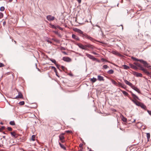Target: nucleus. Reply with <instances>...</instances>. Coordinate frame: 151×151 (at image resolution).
I'll return each mask as SVG.
<instances>
[{"instance_id": "24", "label": "nucleus", "mask_w": 151, "mask_h": 151, "mask_svg": "<svg viewBox=\"0 0 151 151\" xmlns=\"http://www.w3.org/2000/svg\"><path fill=\"white\" fill-rule=\"evenodd\" d=\"M147 142H148L149 141L150 137V134L149 133H147Z\"/></svg>"}, {"instance_id": "25", "label": "nucleus", "mask_w": 151, "mask_h": 151, "mask_svg": "<svg viewBox=\"0 0 151 151\" xmlns=\"http://www.w3.org/2000/svg\"><path fill=\"white\" fill-rule=\"evenodd\" d=\"M59 138L60 140H62L64 139L63 134H61L59 136Z\"/></svg>"}, {"instance_id": "16", "label": "nucleus", "mask_w": 151, "mask_h": 151, "mask_svg": "<svg viewBox=\"0 0 151 151\" xmlns=\"http://www.w3.org/2000/svg\"><path fill=\"white\" fill-rule=\"evenodd\" d=\"M59 145H60V147L62 148L63 149L65 150H66V147H65L64 146V145H63L61 143H60V142H59Z\"/></svg>"}, {"instance_id": "18", "label": "nucleus", "mask_w": 151, "mask_h": 151, "mask_svg": "<svg viewBox=\"0 0 151 151\" xmlns=\"http://www.w3.org/2000/svg\"><path fill=\"white\" fill-rule=\"evenodd\" d=\"M11 134L14 137H16L17 136V133L14 132H11Z\"/></svg>"}, {"instance_id": "35", "label": "nucleus", "mask_w": 151, "mask_h": 151, "mask_svg": "<svg viewBox=\"0 0 151 151\" xmlns=\"http://www.w3.org/2000/svg\"><path fill=\"white\" fill-rule=\"evenodd\" d=\"M5 9V8L4 6H1L0 8V10L1 11H3Z\"/></svg>"}, {"instance_id": "54", "label": "nucleus", "mask_w": 151, "mask_h": 151, "mask_svg": "<svg viewBox=\"0 0 151 151\" xmlns=\"http://www.w3.org/2000/svg\"><path fill=\"white\" fill-rule=\"evenodd\" d=\"M64 68V67L63 66H61V68L62 69H63Z\"/></svg>"}, {"instance_id": "58", "label": "nucleus", "mask_w": 151, "mask_h": 151, "mask_svg": "<svg viewBox=\"0 0 151 151\" xmlns=\"http://www.w3.org/2000/svg\"><path fill=\"white\" fill-rule=\"evenodd\" d=\"M55 32V33H56V34H58V32H56V31H55V32Z\"/></svg>"}, {"instance_id": "42", "label": "nucleus", "mask_w": 151, "mask_h": 151, "mask_svg": "<svg viewBox=\"0 0 151 151\" xmlns=\"http://www.w3.org/2000/svg\"><path fill=\"white\" fill-rule=\"evenodd\" d=\"M7 129L9 130V131H12V129L11 127H8L7 128Z\"/></svg>"}, {"instance_id": "20", "label": "nucleus", "mask_w": 151, "mask_h": 151, "mask_svg": "<svg viewBox=\"0 0 151 151\" xmlns=\"http://www.w3.org/2000/svg\"><path fill=\"white\" fill-rule=\"evenodd\" d=\"M130 66L134 70H137V66L133 65L131 64L130 65Z\"/></svg>"}, {"instance_id": "64", "label": "nucleus", "mask_w": 151, "mask_h": 151, "mask_svg": "<svg viewBox=\"0 0 151 151\" xmlns=\"http://www.w3.org/2000/svg\"><path fill=\"white\" fill-rule=\"evenodd\" d=\"M14 42L15 43H16V42L15 41H14Z\"/></svg>"}, {"instance_id": "41", "label": "nucleus", "mask_w": 151, "mask_h": 151, "mask_svg": "<svg viewBox=\"0 0 151 151\" xmlns=\"http://www.w3.org/2000/svg\"><path fill=\"white\" fill-rule=\"evenodd\" d=\"M112 83L114 85H116V82L115 81L113 80L112 81Z\"/></svg>"}, {"instance_id": "13", "label": "nucleus", "mask_w": 151, "mask_h": 151, "mask_svg": "<svg viewBox=\"0 0 151 151\" xmlns=\"http://www.w3.org/2000/svg\"><path fill=\"white\" fill-rule=\"evenodd\" d=\"M144 72L146 73L148 76L151 78V72H149L146 69Z\"/></svg>"}, {"instance_id": "49", "label": "nucleus", "mask_w": 151, "mask_h": 151, "mask_svg": "<svg viewBox=\"0 0 151 151\" xmlns=\"http://www.w3.org/2000/svg\"><path fill=\"white\" fill-rule=\"evenodd\" d=\"M92 53L93 54L96 55L97 54L96 52H92Z\"/></svg>"}, {"instance_id": "6", "label": "nucleus", "mask_w": 151, "mask_h": 151, "mask_svg": "<svg viewBox=\"0 0 151 151\" xmlns=\"http://www.w3.org/2000/svg\"><path fill=\"white\" fill-rule=\"evenodd\" d=\"M47 19L49 21H53L55 19V17L51 15H49L47 16Z\"/></svg>"}, {"instance_id": "45", "label": "nucleus", "mask_w": 151, "mask_h": 151, "mask_svg": "<svg viewBox=\"0 0 151 151\" xmlns=\"http://www.w3.org/2000/svg\"><path fill=\"white\" fill-rule=\"evenodd\" d=\"M55 65H56V66L57 68L60 70V69H59V67L60 66V65H58L57 63L56 64H55Z\"/></svg>"}, {"instance_id": "37", "label": "nucleus", "mask_w": 151, "mask_h": 151, "mask_svg": "<svg viewBox=\"0 0 151 151\" xmlns=\"http://www.w3.org/2000/svg\"><path fill=\"white\" fill-rule=\"evenodd\" d=\"M103 68L105 69H106L109 68V67L106 65H104L103 66Z\"/></svg>"}, {"instance_id": "10", "label": "nucleus", "mask_w": 151, "mask_h": 151, "mask_svg": "<svg viewBox=\"0 0 151 151\" xmlns=\"http://www.w3.org/2000/svg\"><path fill=\"white\" fill-rule=\"evenodd\" d=\"M22 97V95L21 92H18V95L14 99L21 98Z\"/></svg>"}, {"instance_id": "23", "label": "nucleus", "mask_w": 151, "mask_h": 151, "mask_svg": "<svg viewBox=\"0 0 151 151\" xmlns=\"http://www.w3.org/2000/svg\"><path fill=\"white\" fill-rule=\"evenodd\" d=\"M114 72V71L113 70H109L108 72L107 73L110 74H113Z\"/></svg>"}, {"instance_id": "5", "label": "nucleus", "mask_w": 151, "mask_h": 151, "mask_svg": "<svg viewBox=\"0 0 151 151\" xmlns=\"http://www.w3.org/2000/svg\"><path fill=\"white\" fill-rule=\"evenodd\" d=\"M133 74L137 77H142V75L141 73H138L135 71L133 72Z\"/></svg>"}, {"instance_id": "59", "label": "nucleus", "mask_w": 151, "mask_h": 151, "mask_svg": "<svg viewBox=\"0 0 151 151\" xmlns=\"http://www.w3.org/2000/svg\"><path fill=\"white\" fill-rule=\"evenodd\" d=\"M9 1L10 2H11L13 0H9Z\"/></svg>"}, {"instance_id": "46", "label": "nucleus", "mask_w": 151, "mask_h": 151, "mask_svg": "<svg viewBox=\"0 0 151 151\" xmlns=\"http://www.w3.org/2000/svg\"><path fill=\"white\" fill-rule=\"evenodd\" d=\"M147 111L148 113L151 116V111H149V110H147Z\"/></svg>"}, {"instance_id": "9", "label": "nucleus", "mask_w": 151, "mask_h": 151, "mask_svg": "<svg viewBox=\"0 0 151 151\" xmlns=\"http://www.w3.org/2000/svg\"><path fill=\"white\" fill-rule=\"evenodd\" d=\"M74 30L76 32H77L78 33L80 34L81 35L83 33V32L81 30L77 28H75L74 29Z\"/></svg>"}, {"instance_id": "7", "label": "nucleus", "mask_w": 151, "mask_h": 151, "mask_svg": "<svg viewBox=\"0 0 151 151\" xmlns=\"http://www.w3.org/2000/svg\"><path fill=\"white\" fill-rule=\"evenodd\" d=\"M63 59L64 61L67 62H70L71 61V60L70 58L67 57H63Z\"/></svg>"}, {"instance_id": "56", "label": "nucleus", "mask_w": 151, "mask_h": 151, "mask_svg": "<svg viewBox=\"0 0 151 151\" xmlns=\"http://www.w3.org/2000/svg\"><path fill=\"white\" fill-rule=\"evenodd\" d=\"M136 121V119H134V121L133 122H134Z\"/></svg>"}, {"instance_id": "40", "label": "nucleus", "mask_w": 151, "mask_h": 151, "mask_svg": "<svg viewBox=\"0 0 151 151\" xmlns=\"http://www.w3.org/2000/svg\"><path fill=\"white\" fill-rule=\"evenodd\" d=\"M132 58L134 60L136 61H138L139 60V59H138L132 57Z\"/></svg>"}, {"instance_id": "8", "label": "nucleus", "mask_w": 151, "mask_h": 151, "mask_svg": "<svg viewBox=\"0 0 151 151\" xmlns=\"http://www.w3.org/2000/svg\"><path fill=\"white\" fill-rule=\"evenodd\" d=\"M124 83L127 85H128L131 87H132V86H133L132 84L130 82H129L128 81H127V80L125 79L124 78Z\"/></svg>"}, {"instance_id": "19", "label": "nucleus", "mask_w": 151, "mask_h": 151, "mask_svg": "<svg viewBox=\"0 0 151 151\" xmlns=\"http://www.w3.org/2000/svg\"><path fill=\"white\" fill-rule=\"evenodd\" d=\"M122 116V120L124 122H127V119L124 117L123 115H121Z\"/></svg>"}, {"instance_id": "14", "label": "nucleus", "mask_w": 151, "mask_h": 151, "mask_svg": "<svg viewBox=\"0 0 151 151\" xmlns=\"http://www.w3.org/2000/svg\"><path fill=\"white\" fill-rule=\"evenodd\" d=\"M98 79L100 81H104V78L102 76L100 75L98 76Z\"/></svg>"}, {"instance_id": "44", "label": "nucleus", "mask_w": 151, "mask_h": 151, "mask_svg": "<svg viewBox=\"0 0 151 151\" xmlns=\"http://www.w3.org/2000/svg\"><path fill=\"white\" fill-rule=\"evenodd\" d=\"M83 145V144H82V143H80L79 145V147H80L81 148V150L83 149V148H82V146Z\"/></svg>"}, {"instance_id": "52", "label": "nucleus", "mask_w": 151, "mask_h": 151, "mask_svg": "<svg viewBox=\"0 0 151 151\" xmlns=\"http://www.w3.org/2000/svg\"><path fill=\"white\" fill-rule=\"evenodd\" d=\"M52 27L53 28H55V26L53 25H52Z\"/></svg>"}, {"instance_id": "33", "label": "nucleus", "mask_w": 151, "mask_h": 151, "mask_svg": "<svg viewBox=\"0 0 151 151\" xmlns=\"http://www.w3.org/2000/svg\"><path fill=\"white\" fill-rule=\"evenodd\" d=\"M87 39H88L91 41L93 40V39L92 37H91L90 36H89L88 35V36L87 37Z\"/></svg>"}, {"instance_id": "38", "label": "nucleus", "mask_w": 151, "mask_h": 151, "mask_svg": "<svg viewBox=\"0 0 151 151\" xmlns=\"http://www.w3.org/2000/svg\"><path fill=\"white\" fill-rule=\"evenodd\" d=\"M5 128V127L4 126H2L1 128H0V132H1Z\"/></svg>"}, {"instance_id": "50", "label": "nucleus", "mask_w": 151, "mask_h": 151, "mask_svg": "<svg viewBox=\"0 0 151 151\" xmlns=\"http://www.w3.org/2000/svg\"><path fill=\"white\" fill-rule=\"evenodd\" d=\"M78 3H80L81 2V0H77Z\"/></svg>"}, {"instance_id": "30", "label": "nucleus", "mask_w": 151, "mask_h": 151, "mask_svg": "<svg viewBox=\"0 0 151 151\" xmlns=\"http://www.w3.org/2000/svg\"><path fill=\"white\" fill-rule=\"evenodd\" d=\"M123 67L124 69H128L129 68V66L125 65H123Z\"/></svg>"}, {"instance_id": "51", "label": "nucleus", "mask_w": 151, "mask_h": 151, "mask_svg": "<svg viewBox=\"0 0 151 151\" xmlns=\"http://www.w3.org/2000/svg\"><path fill=\"white\" fill-rule=\"evenodd\" d=\"M119 85L121 86L122 87H123V86H122V84L120 83H119Z\"/></svg>"}, {"instance_id": "4", "label": "nucleus", "mask_w": 151, "mask_h": 151, "mask_svg": "<svg viewBox=\"0 0 151 151\" xmlns=\"http://www.w3.org/2000/svg\"><path fill=\"white\" fill-rule=\"evenodd\" d=\"M138 61H139L140 63H142L145 67L147 68L148 67V64L146 61L142 59L139 60Z\"/></svg>"}, {"instance_id": "11", "label": "nucleus", "mask_w": 151, "mask_h": 151, "mask_svg": "<svg viewBox=\"0 0 151 151\" xmlns=\"http://www.w3.org/2000/svg\"><path fill=\"white\" fill-rule=\"evenodd\" d=\"M72 37L73 39L76 40H79V37L74 34H73L72 35Z\"/></svg>"}, {"instance_id": "31", "label": "nucleus", "mask_w": 151, "mask_h": 151, "mask_svg": "<svg viewBox=\"0 0 151 151\" xmlns=\"http://www.w3.org/2000/svg\"><path fill=\"white\" fill-rule=\"evenodd\" d=\"M97 80V79L96 78H92L91 79V81H92L93 83H94Z\"/></svg>"}, {"instance_id": "15", "label": "nucleus", "mask_w": 151, "mask_h": 151, "mask_svg": "<svg viewBox=\"0 0 151 151\" xmlns=\"http://www.w3.org/2000/svg\"><path fill=\"white\" fill-rule=\"evenodd\" d=\"M131 88L138 93L139 92V90L137 87H136L133 85Z\"/></svg>"}, {"instance_id": "22", "label": "nucleus", "mask_w": 151, "mask_h": 151, "mask_svg": "<svg viewBox=\"0 0 151 151\" xmlns=\"http://www.w3.org/2000/svg\"><path fill=\"white\" fill-rule=\"evenodd\" d=\"M132 101L137 105L138 106H139L140 104V103L139 101L136 102L132 100Z\"/></svg>"}, {"instance_id": "53", "label": "nucleus", "mask_w": 151, "mask_h": 151, "mask_svg": "<svg viewBox=\"0 0 151 151\" xmlns=\"http://www.w3.org/2000/svg\"><path fill=\"white\" fill-rule=\"evenodd\" d=\"M63 53L64 54H65V55L67 54V53L65 52H63Z\"/></svg>"}, {"instance_id": "61", "label": "nucleus", "mask_w": 151, "mask_h": 151, "mask_svg": "<svg viewBox=\"0 0 151 151\" xmlns=\"http://www.w3.org/2000/svg\"><path fill=\"white\" fill-rule=\"evenodd\" d=\"M0 124H3V123L2 122H1L0 123Z\"/></svg>"}, {"instance_id": "29", "label": "nucleus", "mask_w": 151, "mask_h": 151, "mask_svg": "<svg viewBox=\"0 0 151 151\" xmlns=\"http://www.w3.org/2000/svg\"><path fill=\"white\" fill-rule=\"evenodd\" d=\"M123 93L125 96H127L128 95V93L126 91H121Z\"/></svg>"}, {"instance_id": "27", "label": "nucleus", "mask_w": 151, "mask_h": 151, "mask_svg": "<svg viewBox=\"0 0 151 151\" xmlns=\"http://www.w3.org/2000/svg\"><path fill=\"white\" fill-rule=\"evenodd\" d=\"M132 96L134 99H138V97L135 94H134L133 93H132Z\"/></svg>"}, {"instance_id": "55", "label": "nucleus", "mask_w": 151, "mask_h": 151, "mask_svg": "<svg viewBox=\"0 0 151 151\" xmlns=\"http://www.w3.org/2000/svg\"><path fill=\"white\" fill-rule=\"evenodd\" d=\"M120 26H121L122 27V30H123V25H120Z\"/></svg>"}, {"instance_id": "60", "label": "nucleus", "mask_w": 151, "mask_h": 151, "mask_svg": "<svg viewBox=\"0 0 151 151\" xmlns=\"http://www.w3.org/2000/svg\"><path fill=\"white\" fill-rule=\"evenodd\" d=\"M89 151H93V150H92L91 149L89 150Z\"/></svg>"}, {"instance_id": "32", "label": "nucleus", "mask_w": 151, "mask_h": 151, "mask_svg": "<svg viewBox=\"0 0 151 151\" xmlns=\"http://www.w3.org/2000/svg\"><path fill=\"white\" fill-rule=\"evenodd\" d=\"M9 123L10 124L12 125H15V122L14 121H10Z\"/></svg>"}, {"instance_id": "3", "label": "nucleus", "mask_w": 151, "mask_h": 151, "mask_svg": "<svg viewBox=\"0 0 151 151\" xmlns=\"http://www.w3.org/2000/svg\"><path fill=\"white\" fill-rule=\"evenodd\" d=\"M85 54L89 58L91 59L92 60H96V58H95L92 55H91L90 54H88L87 53H86Z\"/></svg>"}, {"instance_id": "1", "label": "nucleus", "mask_w": 151, "mask_h": 151, "mask_svg": "<svg viewBox=\"0 0 151 151\" xmlns=\"http://www.w3.org/2000/svg\"><path fill=\"white\" fill-rule=\"evenodd\" d=\"M77 45L81 49L85 50H88V48L92 49L93 48V46L88 43L86 45H83L80 43H78L77 44Z\"/></svg>"}, {"instance_id": "17", "label": "nucleus", "mask_w": 151, "mask_h": 151, "mask_svg": "<svg viewBox=\"0 0 151 151\" xmlns=\"http://www.w3.org/2000/svg\"><path fill=\"white\" fill-rule=\"evenodd\" d=\"M112 53L114 54L118 55L119 56H121V55L119 52L116 51H114L112 52Z\"/></svg>"}, {"instance_id": "48", "label": "nucleus", "mask_w": 151, "mask_h": 151, "mask_svg": "<svg viewBox=\"0 0 151 151\" xmlns=\"http://www.w3.org/2000/svg\"><path fill=\"white\" fill-rule=\"evenodd\" d=\"M58 28L59 29H60V30H63V29H62V28H61V27H60V26H58Z\"/></svg>"}, {"instance_id": "26", "label": "nucleus", "mask_w": 151, "mask_h": 151, "mask_svg": "<svg viewBox=\"0 0 151 151\" xmlns=\"http://www.w3.org/2000/svg\"><path fill=\"white\" fill-rule=\"evenodd\" d=\"M140 106H141V107L144 109H145L146 108V107L145 105H144V104L140 103V105H139Z\"/></svg>"}, {"instance_id": "62", "label": "nucleus", "mask_w": 151, "mask_h": 151, "mask_svg": "<svg viewBox=\"0 0 151 151\" xmlns=\"http://www.w3.org/2000/svg\"><path fill=\"white\" fill-rule=\"evenodd\" d=\"M5 22H4L3 23V24H5Z\"/></svg>"}, {"instance_id": "57", "label": "nucleus", "mask_w": 151, "mask_h": 151, "mask_svg": "<svg viewBox=\"0 0 151 151\" xmlns=\"http://www.w3.org/2000/svg\"><path fill=\"white\" fill-rule=\"evenodd\" d=\"M47 41L48 42H50V43H51V42H50V41H49L48 40H47Z\"/></svg>"}, {"instance_id": "36", "label": "nucleus", "mask_w": 151, "mask_h": 151, "mask_svg": "<svg viewBox=\"0 0 151 151\" xmlns=\"http://www.w3.org/2000/svg\"><path fill=\"white\" fill-rule=\"evenodd\" d=\"M19 104L21 105H23L24 104V101H20L19 102Z\"/></svg>"}, {"instance_id": "43", "label": "nucleus", "mask_w": 151, "mask_h": 151, "mask_svg": "<svg viewBox=\"0 0 151 151\" xmlns=\"http://www.w3.org/2000/svg\"><path fill=\"white\" fill-rule=\"evenodd\" d=\"M4 65L3 63H0V67H4Z\"/></svg>"}, {"instance_id": "63", "label": "nucleus", "mask_w": 151, "mask_h": 151, "mask_svg": "<svg viewBox=\"0 0 151 151\" xmlns=\"http://www.w3.org/2000/svg\"><path fill=\"white\" fill-rule=\"evenodd\" d=\"M62 49H63V50H65V49L63 47H62Z\"/></svg>"}, {"instance_id": "28", "label": "nucleus", "mask_w": 151, "mask_h": 151, "mask_svg": "<svg viewBox=\"0 0 151 151\" xmlns=\"http://www.w3.org/2000/svg\"><path fill=\"white\" fill-rule=\"evenodd\" d=\"M50 60L52 62L54 63L55 65L56 64V61L54 59H50Z\"/></svg>"}, {"instance_id": "21", "label": "nucleus", "mask_w": 151, "mask_h": 151, "mask_svg": "<svg viewBox=\"0 0 151 151\" xmlns=\"http://www.w3.org/2000/svg\"><path fill=\"white\" fill-rule=\"evenodd\" d=\"M81 37H83L84 38H87V37L88 36V35L86 34H83V33L81 35H80Z\"/></svg>"}, {"instance_id": "34", "label": "nucleus", "mask_w": 151, "mask_h": 151, "mask_svg": "<svg viewBox=\"0 0 151 151\" xmlns=\"http://www.w3.org/2000/svg\"><path fill=\"white\" fill-rule=\"evenodd\" d=\"M35 135H33L32 136V138H31L32 140L33 141H35Z\"/></svg>"}, {"instance_id": "2", "label": "nucleus", "mask_w": 151, "mask_h": 151, "mask_svg": "<svg viewBox=\"0 0 151 151\" xmlns=\"http://www.w3.org/2000/svg\"><path fill=\"white\" fill-rule=\"evenodd\" d=\"M134 64L136 66L139 67V69L142 70L144 72L145 71L146 69L144 68L139 63H134Z\"/></svg>"}, {"instance_id": "12", "label": "nucleus", "mask_w": 151, "mask_h": 151, "mask_svg": "<svg viewBox=\"0 0 151 151\" xmlns=\"http://www.w3.org/2000/svg\"><path fill=\"white\" fill-rule=\"evenodd\" d=\"M51 67L53 69H54V70L56 73V76H57L59 78L60 76L58 74V73L57 72V70H56V68L55 67L53 66H51Z\"/></svg>"}, {"instance_id": "39", "label": "nucleus", "mask_w": 151, "mask_h": 151, "mask_svg": "<svg viewBox=\"0 0 151 151\" xmlns=\"http://www.w3.org/2000/svg\"><path fill=\"white\" fill-rule=\"evenodd\" d=\"M3 17V14L2 13L0 12V19H1Z\"/></svg>"}, {"instance_id": "47", "label": "nucleus", "mask_w": 151, "mask_h": 151, "mask_svg": "<svg viewBox=\"0 0 151 151\" xmlns=\"http://www.w3.org/2000/svg\"><path fill=\"white\" fill-rule=\"evenodd\" d=\"M66 132L68 133H70L72 132V131L70 130H67L66 131Z\"/></svg>"}]
</instances>
